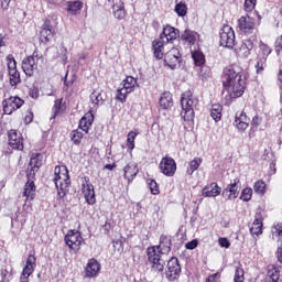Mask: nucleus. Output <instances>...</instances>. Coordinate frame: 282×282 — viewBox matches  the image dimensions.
Returning <instances> with one entry per match:
<instances>
[{
    "instance_id": "nucleus-64",
    "label": "nucleus",
    "mask_w": 282,
    "mask_h": 282,
    "mask_svg": "<svg viewBox=\"0 0 282 282\" xmlns=\"http://www.w3.org/2000/svg\"><path fill=\"white\" fill-rule=\"evenodd\" d=\"M116 162H113L112 164H106L105 166H104V169L106 170V171H113V169H116Z\"/></svg>"
},
{
    "instance_id": "nucleus-58",
    "label": "nucleus",
    "mask_w": 282,
    "mask_h": 282,
    "mask_svg": "<svg viewBox=\"0 0 282 282\" xmlns=\"http://www.w3.org/2000/svg\"><path fill=\"white\" fill-rule=\"evenodd\" d=\"M29 96L30 98H33V100H36V98H39L40 96V91L36 87H33L29 90Z\"/></svg>"
},
{
    "instance_id": "nucleus-33",
    "label": "nucleus",
    "mask_w": 282,
    "mask_h": 282,
    "mask_svg": "<svg viewBox=\"0 0 282 282\" xmlns=\"http://www.w3.org/2000/svg\"><path fill=\"white\" fill-rule=\"evenodd\" d=\"M159 105L162 107V109H171V107H173V95L171 91H164L161 95Z\"/></svg>"
},
{
    "instance_id": "nucleus-53",
    "label": "nucleus",
    "mask_w": 282,
    "mask_h": 282,
    "mask_svg": "<svg viewBox=\"0 0 282 282\" xmlns=\"http://www.w3.org/2000/svg\"><path fill=\"white\" fill-rule=\"evenodd\" d=\"M23 122L24 124H32V122H34V112L32 109L26 110Z\"/></svg>"
},
{
    "instance_id": "nucleus-5",
    "label": "nucleus",
    "mask_w": 282,
    "mask_h": 282,
    "mask_svg": "<svg viewBox=\"0 0 282 282\" xmlns=\"http://www.w3.org/2000/svg\"><path fill=\"white\" fill-rule=\"evenodd\" d=\"M64 243L67 246L69 252L73 254H78L80 248L85 243V238H83V232L78 229H69L64 236Z\"/></svg>"
},
{
    "instance_id": "nucleus-31",
    "label": "nucleus",
    "mask_w": 282,
    "mask_h": 282,
    "mask_svg": "<svg viewBox=\"0 0 282 282\" xmlns=\"http://www.w3.org/2000/svg\"><path fill=\"white\" fill-rule=\"evenodd\" d=\"M268 273L265 276L267 282H279V279L281 276V271H279V268L274 264H269L268 268Z\"/></svg>"
},
{
    "instance_id": "nucleus-29",
    "label": "nucleus",
    "mask_w": 282,
    "mask_h": 282,
    "mask_svg": "<svg viewBox=\"0 0 282 282\" xmlns=\"http://www.w3.org/2000/svg\"><path fill=\"white\" fill-rule=\"evenodd\" d=\"M91 124H94V115L85 113L84 117L79 120L78 129H82L85 133H89V129H91Z\"/></svg>"
},
{
    "instance_id": "nucleus-11",
    "label": "nucleus",
    "mask_w": 282,
    "mask_h": 282,
    "mask_svg": "<svg viewBox=\"0 0 282 282\" xmlns=\"http://www.w3.org/2000/svg\"><path fill=\"white\" fill-rule=\"evenodd\" d=\"M7 137L8 145L13 151H23L25 149V138H23V133L15 129H11L7 132Z\"/></svg>"
},
{
    "instance_id": "nucleus-36",
    "label": "nucleus",
    "mask_w": 282,
    "mask_h": 282,
    "mask_svg": "<svg viewBox=\"0 0 282 282\" xmlns=\"http://www.w3.org/2000/svg\"><path fill=\"white\" fill-rule=\"evenodd\" d=\"M192 58L196 67H204L206 65V55L199 50L192 52Z\"/></svg>"
},
{
    "instance_id": "nucleus-17",
    "label": "nucleus",
    "mask_w": 282,
    "mask_h": 282,
    "mask_svg": "<svg viewBox=\"0 0 282 282\" xmlns=\"http://www.w3.org/2000/svg\"><path fill=\"white\" fill-rule=\"evenodd\" d=\"M182 273V267L180 265V260L175 257H172L167 261V267H166V279L169 281H175L176 279H180V274Z\"/></svg>"
},
{
    "instance_id": "nucleus-16",
    "label": "nucleus",
    "mask_w": 282,
    "mask_h": 282,
    "mask_svg": "<svg viewBox=\"0 0 282 282\" xmlns=\"http://www.w3.org/2000/svg\"><path fill=\"white\" fill-rule=\"evenodd\" d=\"M34 270H36V256L29 254L20 274V282H30V276L34 274Z\"/></svg>"
},
{
    "instance_id": "nucleus-30",
    "label": "nucleus",
    "mask_w": 282,
    "mask_h": 282,
    "mask_svg": "<svg viewBox=\"0 0 282 282\" xmlns=\"http://www.w3.org/2000/svg\"><path fill=\"white\" fill-rule=\"evenodd\" d=\"M83 6L84 3L80 0L68 1L66 11L68 14H70V17H76L80 14V10H83Z\"/></svg>"
},
{
    "instance_id": "nucleus-50",
    "label": "nucleus",
    "mask_w": 282,
    "mask_h": 282,
    "mask_svg": "<svg viewBox=\"0 0 282 282\" xmlns=\"http://www.w3.org/2000/svg\"><path fill=\"white\" fill-rule=\"evenodd\" d=\"M240 199L242 202H250L252 199V189L251 187H245L241 192Z\"/></svg>"
},
{
    "instance_id": "nucleus-10",
    "label": "nucleus",
    "mask_w": 282,
    "mask_h": 282,
    "mask_svg": "<svg viewBox=\"0 0 282 282\" xmlns=\"http://www.w3.org/2000/svg\"><path fill=\"white\" fill-rule=\"evenodd\" d=\"M7 67L9 73V83L11 87H17L21 83V73L17 69V59H14V55L9 54L6 57Z\"/></svg>"
},
{
    "instance_id": "nucleus-59",
    "label": "nucleus",
    "mask_w": 282,
    "mask_h": 282,
    "mask_svg": "<svg viewBox=\"0 0 282 282\" xmlns=\"http://www.w3.org/2000/svg\"><path fill=\"white\" fill-rule=\"evenodd\" d=\"M218 243L220 248H230V240L228 238H219Z\"/></svg>"
},
{
    "instance_id": "nucleus-49",
    "label": "nucleus",
    "mask_w": 282,
    "mask_h": 282,
    "mask_svg": "<svg viewBox=\"0 0 282 282\" xmlns=\"http://www.w3.org/2000/svg\"><path fill=\"white\" fill-rule=\"evenodd\" d=\"M36 173H39V169L29 165L26 169L28 182H34L36 180Z\"/></svg>"
},
{
    "instance_id": "nucleus-21",
    "label": "nucleus",
    "mask_w": 282,
    "mask_h": 282,
    "mask_svg": "<svg viewBox=\"0 0 282 282\" xmlns=\"http://www.w3.org/2000/svg\"><path fill=\"white\" fill-rule=\"evenodd\" d=\"M52 39H54V28L52 26L50 20H46L40 32V41L41 43L47 45Z\"/></svg>"
},
{
    "instance_id": "nucleus-25",
    "label": "nucleus",
    "mask_w": 282,
    "mask_h": 282,
    "mask_svg": "<svg viewBox=\"0 0 282 282\" xmlns=\"http://www.w3.org/2000/svg\"><path fill=\"white\" fill-rule=\"evenodd\" d=\"M140 173V170L138 169V164L135 163H128L123 167V177L127 180L128 184H131L133 180H135V176Z\"/></svg>"
},
{
    "instance_id": "nucleus-34",
    "label": "nucleus",
    "mask_w": 282,
    "mask_h": 282,
    "mask_svg": "<svg viewBox=\"0 0 282 282\" xmlns=\"http://www.w3.org/2000/svg\"><path fill=\"white\" fill-rule=\"evenodd\" d=\"M112 10L115 19H118L119 21L127 19V9H124V2L122 0L119 1V4H113Z\"/></svg>"
},
{
    "instance_id": "nucleus-23",
    "label": "nucleus",
    "mask_w": 282,
    "mask_h": 282,
    "mask_svg": "<svg viewBox=\"0 0 282 282\" xmlns=\"http://www.w3.org/2000/svg\"><path fill=\"white\" fill-rule=\"evenodd\" d=\"M100 262L96 260L95 258H91L88 260V263L85 268V274L88 279H94V276H98L100 273Z\"/></svg>"
},
{
    "instance_id": "nucleus-24",
    "label": "nucleus",
    "mask_w": 282,
    "mask_h": 282,
    "mask_svg": "<svg viewBox=\"0 0 282 282\" xmlns=\"http://www.w3.org/2000/svg\"><path fill=\"white\" fill-rule=\"evenodd\" d=\"M203 197H217L221 195V187L217 182H212L202 189Z\"/></svg>"
},
{
    "instance_id": "nucleus-27",
    "label": "nucleus",
    "mask_w": 282,
    "mask_h": 282,
    "mask_svg": "<svg viewBox=\"0 0 282 282\" xmlns=\"http://www.w3.org/2000/svg\"><path fill=\"white\" fill-rule=\"evenodd\" d=\"M23 197H26V202H33L36 197V185L34 181H28L24 185Z\"/></svg>"
},
{
    "instance_id": "nucleus-8",
    "label": "nucleus",
    "mask_w": 282,
    "mask_h": 282,
    "mask_svg": "<svg viewBox=\"0 0 282 282\" xmlns=\"http://www.w3.org/2000/svg\"><path fill=\"white\" fill-rule=\"evenodd\" d=\"M36 61H43V54L39 51V48H35L31 56H26L22 61V69L25 76H34V72L39 69Z\"/></svg>"
},
{
    "instance_id": "nucleus-26",
    "label": "nucleus",
    "mask_w": 282,
    "mask_h": 282,
    "mask_svg": "<svg viewBox=\"0 0 282 282\" xmlns=\"http://www.w3.org/2000/svg\"><path fill=\"white\" fill-rule=\"evenodd\" d=\"M250 235L259 237L263 235V217L261 214H257L256 218L250 227Z\"/></svg>"
},
{
    "instance_id": "nucleus-12",
    "label": "nucleus",
    "mask_w": 282,
    "mask_h": 282,
    "mask_svg": "<svg viewBox=\"0 0 282 282\" xmlns=\"http://www.w3.org/2000/svg\"><path fill=\"white\" fill-rule=\"evenodd\" d=\"M25 105V100H23L19 96H11L2 101V110L6 116H12L14 111H19L21 107Z\"/></svg>"
},
{
    "instance_id": "nucleus-39",
    "label": "nucleus",
    "mask_w": 282,
    "mask_h": 282,
    "mask_svg": "<svg viewBox=\"0 0 282 282\" xmlns=\"http://www.w3.org/2000/svg\"><path fill=\"white\" fill-rule=\"evenodd\" d=\"M83 138H85V134L78 129H75L69 133V139L73 141L75 147H80Z\"/></svg>"
},
{
    "instance_id": "nucleus-9",
    "label": "nucleus",
    "mask_w": 282,
    "mask_h": 282,
    "mask_svg": "<svg viewBox=\"0 0 282 282\" xmlns=\"http://www.w3.org/2000/svg\"><path fill=\"white\" fill-rule=\"evenodd\" d=\"M163 63L165 67L170 69H177L182 63V53L180 48L173 46L163 55Z\"/></svg>"
},
{
    "instance_id": "nucleus-38",
    "label": "nucleus",
    "mask_w": 282,
    "mask_h": 282,
    "mask_svg": "<svg viewBox=\"0 0 282 282\" xmlns=\"http://www.w3.org/2000/svg\"><path fill=\"white\" fill-rule=\"evenodd\" d=\"M253 191H254L256 195H260V197H263V195H265V193L268 191V184H265V182L263 180H258L253 184Z\"/></svg>"
},
{
    "instance_id": "nucleus-57",
    "label": "nucleus",
    "mask_w": 282,
    "mask_h": 282,
    "mask_svg": "<svg viewBox=\"0 0 282 282\" xmlns=\"http://www.w3.org/2000/svg\"><path fill=\"white\" fill-rule=\"evenodd\" d=\"M249 121H243V122H241V121H238V123H234L235 124V127L238 129V131H246V129H248V127H249V123H248Z\"/></svg>"
},
{
    "instance_id": "nucleus-2",
    "label": "nucleus",
    "mask_w": 282,
    "mask_h": 282,
    "mask_svg": "<svg viewBox=\"0 0 282 282\" xmlns=\"http://www.w3.org/2000/svg\"><path fill=\"white\" fill-rule=\"evenodd\" d=\"M171 246H173L171 236L162 234L160 236L159 245L148 247V261L151 265V272L154 274L164 272L165 262L162 259V254H169V252H171Z\"/></svg>"
},
{
    "instance_id": "nucleus-13",
    "label": "nucleus",
    "mask_w": 282,
    "mask_h": 282,
    "mask_svg": "<svg viewBox=\"0 0 282 282\" xmlns=\"http://www.w3.org/2000/svg\"><path fill=\"white\" fill-rule=\"evenodd\" d=\"M159 169L160 173L165 175V177H174L175 173H177V163L172 156L165 155L161 159Z\"/></svg>"
},
{
    "instance_id": "nucleus-19",
    "label": "nucleus",
    "mask_w": 282,
    "mask_h": 282,
    "mask_svg": "<svg viewBox=\"0 0 282 282\" xmlns=\"http://www.w3.org/2000/svg\"><path fill=\"white\" fill-rule=\"evenodd\" d=\"M239 184H241L239 178H235L234 182H230V184H228L227 187L223 189L224 199L227 202L237 199L240 193Z\"/></svg>"
},
{
    "instance_id": "nucleus-56",
    "label": "nucleus",
    "mask_w": 282,
    "mask_h": 282,
    "mask_svg": "<svg viewBox=\"0 0 282 282\" xmlns=\"http://www.w3.org/2000/svg\"><path fill=\"white\" fill-rule=\"evenodd\" d=\"M274 51L278 56H279V54H281V52H282V35L276 37V40L274 42Z\"/></svg>"
},
{
    "instance_id": "nucleus-18",
    "label": "nucleus",
    "mask_w": 282,
    "mask_h": 282,
    "mask_svg": "<svg viewBox=\"0 0 282 282\" xmlns=\"http://www.w3.org/2000/svg\"><path fill=\"white\" fill-rule=\"evenodd\" d=\"M238 28L239 31L242 32V34H253L254 30H257V21L254 20V18H250V15L240 17L238 19Z\"/></svg>"
},
{
    "instance_id": "nucleus-41",
    "label": "nucleus",
    "mask_w": 282,
    "mask_h": 282,
    "mask_svg": "<svg viewBox=\"0 0 282 282\" xmlns=\"http://www.w3.org/2000/svg\"><path fill=\"white\" fill-rule=\"evenodd\" d=\"M262 119L259 115H256L251 120V129L249 131V138H254V133H257L259 127L261 126Z\"/></svg>"
},
{
    "instance_id": "nucleus-60",
    "label": "nucleus",
    "mask_w": 282,
    "mask_h": 282,
    "mask_svg": "<svg viewBox=\"0 0 282 282\" xmlns=\"http://www.w3.org/2000/svg\"><path fill=\"white\" fill-rule=\"evenodd\" d=\"M197 246H199V242H198L196 239H194V240L187 242V243L185 245V248H186L187 250H195V248H197Z\"/></svg>"
},
{
    "instance_id": "nucleus-3",
    "label": "nucleus",
    "mask_w": 282,
    "mask_h": 282,
    "mask_svg": "<svg viewBox=\"0 0 282 282\" xmlns=\"http://www.w3.org/2000/svg\"><path fill=\"white\" fill-rule=\"evenodd\" d=\"M53 182L57 188V195L61 199L66 197L69 193V185L72 180L69 178V170L65 165H56L54 169Z\"/></svg>"
},
{
    "instance_id": "nucleus-22",
    "label": "nucleus",
    "mask_w": 282,
    "mask_h": 282,
    "mask_svg": "<svg viewBox=\"0 0 282 282\" xmlns=\"http://www.w3.org/2000/svg\"><path fill=\"white\" fill-rule=\"evenodd\" d=\"M164 45H166V41L161 40V37H156L152 41V54L156 61H163L165 55Z\"/></svg>"
},
{
    "instance_id": "nucleus-47",
    "label": "nucleus",
    "mask_w": 282,
    "mask_h": 282,
    "mask_svg": "<svg viewBox=\"0 0 282 282\" xmlns=\"http://www.w3.org/2000/svg\"><path fill=\"white\" fill-rule=\"evenodd\" d=\"M148 185L152 195H160V185L153 178L148 180Z\"/></svg>"
},
{
    "instance_id": "nucleus-28",
    "label": "nucleus",
    "mask_w": 282,
    "mask_h": 282,
    "mask_svg": "<svg viewBox=\"0 0 282 282\" xmlns=\"http://www.w3.org/2000/svg\"><path fill=\"white\" fill-rule=\"evenodd\" d=\"M67 110V104L63 101V98L55 99L53 105V116L51 117V120H56L57 116H61V113H65Z\"/></svg>"
},
{
    "instance_id": "nucleus-63",
    "label": "nucleus",
    "mask_w": 282,
    "mask_h": 282,
    "mask_svg": "<svg viewBox=\"0 0 282 282\" xmlns=\"http://www.w3.org/2000/svg\"><path fill=\"white\" fill-rule=\"evenodd\" d=\"M276 259H278L279 263H282V245L276 250Z\"/></svg>"
},
{
    "instance_id": "nucleus-37",
    "label": "nucleus",
    "mask_w": 282,
    "mask_h": 282,
    "mask_svg": "<svg viewBox=\"0 0 282 282\" xmlns=\"http://www.w3.org/2000/svg\"><path fill=\"white\" fill-rule=\"evenodd\" d=\"M224 111V106L220 104H214L210 109V116L215 122H219L221 120V113Z\"/></svg>"
},
{
    "instance_id": "nucleus-4",
    "label": "nucleus",
    "mask_w": 282,
    "mask_h": 282,
    "mask_svg": "<svg viewBox=\"0 0 282 282\" xmlns=\"http://www.w3.org/2000/svg\"><path fill=\"white\" fill-rule=\"evenodd\" d=\"M181 118L184 122H193L195 120V107H197V98L193 96V91L185 90L181 95Z\"/></svg>"
},
{
    "instance_id": "nucleus-48",
    "label": "nucleus",
    "mask_w": 282,
    "mask_h": 282,
    "mask_svg": "<svg viewBox=\"0 0 282 282\" xmlns=\"http://www.w3.org/2000/svg\"><path fill=\"white\" fill-rule=\"evenodd\" d=\"M32 200H28L25 199L23 207H22V215L24 217H30V215H32V210H34V208L32 207Z\"/></svg>"
},
{
    "instance_id": "nucleus-14",
    "label": "nucleus",
    "mask_w": 282,
    "mask_h": 282,
    "mask_svg": "<svg viewBox=\"0 0 282 282\" xmlns=\"http://www.w3.org/2000/svg\"><path fill=\"white\" fill-rule=\"evenodd\" d=\"M82 193L88 206H94V204H96V189L94 188V184H91L89 176H84Z\"/></svg>"
},
{
    "instance_id": "nucleus-40",
    "label": "nucleus",
    "mask_w": 282,
    "mask_h": 282,
    "mask_svg": "<svg viewBox=\"0 0 282 282\" xmlns=\"http://www.w3.org/2000/svg\"><path fill=\"white\" fill-rule=\"evenodd\" d=\"M29 166H33V169L40 170L43 166V154L35 153L31 155Z\"/></svg>"
},
{
    "instance_id": "nucleus-61",
    "label": "nucleus",
    "mask_w": 282,
    "mask_h": 282,
    "mask_svg": "<svg viewBox=\"0 0 282 282\" xmlns=\"http://www.w3.org/2000/svg\"><path fill=\"white\" fill-rule=\"evenodd\" d=\"M218 276H219V273H213L208 275V278L206 279V282H216Z\"/></svg>"
},
{
    "instance_id": "nucleus-54",
    "label": "nucleus",
    "mask_w": 282,
    "mask_h": 282,
    "mask_svg": "<svg viewBox=\"0 0 282 282\" xmlns=\"http://www.w3.org/2000/svg\"><path fill=\"white\" fill-rule=\"evenodd\" d=\"M67 76H68V73H66V75L64 77V87L69 89V87H72L74 85V83H76L77 76H76V74H73L69 80H67Z\"/></svg>"
},
{
    "instance_id": "nucleus-6",
    "label": "nucleus",
    "mask_w": 282,
    "mask_h": 282,
    "mask_svg": "<svg viewBox=\"0 0 282 282\" xmlns=\"http://www.w3.org/2000/svg\"><path fill=\"white\" fill-rule=\"evenodd\" d=\"M272 54V47L260 41L257 51L256 74H263L268 67V56Z\"/></svg>"
},
{
    "instance_id": "nucleus-55",
    "label": "nucleus",
    "mask_w": 282,
    "mask_h": 282,
    "mask_svg": "<svg viewBox=\"0 0 282 282\" xmlns=\"http://www.w3.org/2000/svg\"><path fill=\"white\" fill-rule=\"evenodd\" d=\"M273 235H276L279 239H282V223H278L272 227Z\"/></svg>"
},
{
    "instance_id": "nucleus-7",
    "label": "nucleus",
    "mask_w": 282,
    "mask_h": 282,
    "mask_svg": "<svg viewBox=\"0 0 282 282\" xmlns=\"http://www.w3.org/2000/svg\"><path fill=\"white\" fill-rule=\"evenodd\" d=\"M122 87L117 90L116 100H119V102H127V96L129 94H132V91H135V88L138 87V79L133 76H127L122 83Z\"/></svg>"
},
{
    "instance_id": "nucleus-15",
    "label": "nucleus",
    "mask_w": 282,
    "mask_h": 282,
    "mask_svg": "<svg viewBox=\"0 0 282 282\" xmlns=\"http://www.w3.org/2000/svg\"><path fill=\"white\" fill-rule=\"evenodd\" d=\"M219 34V43L221 47H228L229 50H232V47H235V30H232V26L225 24L221 28Z\"/></svg>"
},
{
    "instance_id": "nucleus-20",
    "label": "nucleus",
    "mask_w": 282,
    "mask_h": 282,
    "mask_svg": "<svg viewBox=\"0 0 282 282\" xmlns=\"http://www.w3.org/2000/svg\"><path fill=\"white\" fill-rule=\"evenodd\" d=\"M159 39H161L162 41H164L165 39V43H173L177 41V39H180V29H175L171 24H166L165 26H163V30L160 33Z\"/></svg>"
},
{
    "instance_id": "nucleus-51",
    "label": "nucleus",
    "mask_w": 282,
    "mask_h": 282,
    "mask_svg": "<svg viewBox=\"0 0 282 282\" xmlns=\"http://www.w3.org/2000/svg\"><path fill=\"white\" fill-rule=\"evenodd\" d=\"M239 122H250V119L248 118V115H246L245 111L236 112L234 123H239Z\"/></svg>"
},
{
    "instance_id": "nucleus-62",
    "label": "nucleus",
    "mask_w": 282,
    "mask_h": 282,
    "mask_svg": "<svg viewBox=\"0 0 282 282\" xmlns=\"http://www.w3.org/2000/svg\"><path fill=\"white\" fill-rule=\"evenodd\" d=\"M12 0H1V8L2 10H8L10 8V2Z\"/></svg>"
},
{
    "instance_id": "nucleus-46",
    "label": "nucleus",
    "mask_w": 282,
    "mask_h": 282,
    "mask_svg": "<svg viewBox=\"0 0 282 282\" xmlns=\"http://www.w3.org/2000/svg\"><path fill=\"white\" fill-rule=\"evenodd\" d=\"M234 282H246V271H243V268L241 267L236 268Z\"/></svg>"
},
{
    "instance_id": "nucleus-42",
    "label": "nucleus",
    "mask_w": 282,
    "mask_h": 282,
    "mask_svg": "<svg viewBox=\"0 0 282 282\" xmlns=\"http://www.w3.org/2000/svg\"><path fill=\"white\" fill-rule=\"evenodd\" d=\"M199 166H202V158H195L194 160L189 161L187 173L193 175L195 171L199 169Z\"/></svg>"
},
{
    "instance_id": "nucleus-45",
    "label": "nucleus",
    "mask_w": 282,
    "mask_h": 282,
    "mask_svg": "<svg viewBox=\"0 0 282 282\" xmlns=\"http://www.w3.org/2000/svg\"><path fill=\"white\" fill-rule=\"evenodd\" d=\"M174 11L177 17H186V14H188V7L184 2H178L176 3Z\"/></svg>"
},
{
    "instance_id": "nucleus-52",
    "label": "nucleus",
    "mask_w": 282,
    "mask_h": 282,
    "mask_svg": "<svg viewBox=\"0 0 282 282\" xmlns=\"http://www.w3.org/2000/svg\"><path fill=\"white\" fill-rule=\"evenodd\" d=\"M245 12H252L257 8V0H245Z\"/></svg>"
},
{
    "instance_id": "nucleus-32",
    "label": "nucleus",
    "mask_w": 282,
    "mask_h": 282,
    "mask_svg": "<svg viewBox=\"0 0 282 282\" xmlns=\"http://www.w3.org/2000/svg\"><path fill=\"white\" fill-rule=\"evenodd\" d=\"M254 41H257V35H252L242 42L240 52H242L243 56L248 57L250 52L254 50Z\"/></svg>"
},
{
    "instance_id": "nucleus-35",
    "label": "nucleus",
    "mask_w": 282,
    "mask_h": 282,
    "mask_svg": "<svg viewBox=\"0 0 282 282\" xmlns=\"http://www.w3.org/2000/svg\"><path fill=\"white\" fill-rule=\"evenodd\" d=\"M181 41H183L184 43H187L188 45H195V43H197V33L186 29L181 34Z\"/></svg>"
},
{
    "instance_id": "nucleus-44",
    "label": "nucleus",
    "mask_w": 282,
    "mask_h": 282,
    "mask_svg": "<svg viewBox=\"0 0 282 282\" xmlns=\"http://www.w3.org/2000/svg\"><path fill=\"white\" fill-rule=\"evenodd\" d=\"M135 138H138V132L130 131L127 135V147L130 151L135 149Z\"/></svg>"
},
{
    "instance_id": "nucleus-43",
    "label": "nucleus",
    "mask_w": 282,
    "mask_h": 282,
    "mask_svg": "<svg viewBox=\"0 0 282 282\" xmlns=\"http://www.w3.org/2000/svg\"><path fill=\"white\" fill-rule=\"evenodd\" d=\"M90 100L93 105H97V107H100L105 102V99L102 98V94L99 93L98 90H94L90 94Z\"/></svg>"
},
{
    "instance_id": "nucleus-1",
    "label": "nucleus",
    "mask_w": 282,
    "mask_h": 282,
    "mask_svg": "<svg viewBox=\"0 0 282 282\" xmlns=\"http://www.w3.org/2000/svg\"><path fill=\"white\" fill-rule=\"evenodd\" d=\"M223 87L230 98H241L246 93V73L237 65H230L223 69Z\"/></svg>"
}]
</instances>
